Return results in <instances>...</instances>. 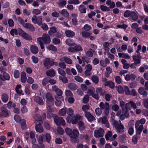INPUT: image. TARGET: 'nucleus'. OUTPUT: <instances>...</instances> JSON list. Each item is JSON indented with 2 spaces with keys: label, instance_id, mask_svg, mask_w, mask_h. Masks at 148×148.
Here are the masks:
<instances>
[{
  "label": "nucleus",
  "instance_id": "nucleus-26",
  "mask_svg": "<svg viewBox=\"0 0 148 148\" xmlns=\"http://www.w3.org/2000/svg\"><path fill=\"white\" fill-rule=\"evenodd\" d=\"M79 135V134L78 131L77 130L74 129L72 131V133L70 137H78Z\"/></svg>",
  "mask_w": 148,
  "mask_h": 148
},
{
  "label": "nucleus",
  "instance_id": "nucleus-6",
  "mask_svg": "<svg viewBox=\"0 0 148 148\" xmlns=\"http://www.w3.org/2000/svg\"><path fill=\"white\" fill-rule=\"evenodd\" d=\"M54 121L58 125H64L65 124V121L61 117H59L56 116L54 118Z\"/></svg>",
  "mask_w": 148,
  "mask_h": 148
},
{
  "label": "nucleus",
  "instance_id": "nucleus-64",
  "mask_svg": "<svg viewBox=\"0 0 148 148\" xmlns=\"http://www.w3.org/2000/svg\"><path fill=\"white\" fill-rule=\"evenodd\" d=\"M53 42L55 45H58L60 42V40L57 38H54L52 40Z\"/></svg>",
  "mask_w": 148,
  "mask_h": 148
},
{
  "label": "nucleus",
  "instance_id": "nucleus-11",
  "mask_svg": "<svg viewBox=\"0 0 148 148\" xmlns=\"http://www.w3.org/2000/svg\"><path fill=\"white\" fill-rule=\"evenodd\" d=\"M146 90L144 88L141 87L139 88L138 92L140 95H142L143 97H147V96L148 93Z\"/></svg>",
  "mask_w": 148,
  "mask_h": 148
},
{
  "label": "nucleus",
  "instance_id": "nucleus-29",
  "mask_svg": "<svg viewBox=\"0 0 148 148\" xmlns=\"http://www.w3.org/2000/svg\"><path fill=\"white\" fill-rule=\"evenodd\" d=\"M118 55L119 58H122L127 59H129L130 58V57L128 54L124 53H119Z\"/></svg>",
  "mask_w": 148,
  "mask_h": 148
},
{
  "label": "nucleus",
  "instance_id": "nucleus-58",
  "mask_svg": "<svg viewBox=\"0 0 148 148\" xmlns=\"http://www.w3.org/2000/svg\"><path fill=\"white\" fill-rule=\"evenodd\" d=\"M96 92L97 93L101 95H103V91L102 89L100 88H98L96 90Z\"/></svg>",
  "mask_w": 148,
  "mask_h": 148
},
{
  "label": "nucleus",
  "instance_id": "nucleus-48",
  "mask_svg": "<svg viewBox=\"0 0 148 148\" xmlns=\"http://www.w3.org/2000/svg\"><path fill=\"white\" fill-rule=\"evenodd\" d=\"M47 48L49 50H51L53 51H57V48L56 47L53 45H49Z\"/></svg>",
  "mask_w": 148,
  "mask_h": 148
},
{
  "label": "nucleus",
  "instance_id": "nucleus-16",
  "mask_svg": "<svg viewBox=\"0 0 148 148\" xmlns=\"http://www.w3.org/2000/svg\"><path fill=\"white\" fill-rule=\"evenodd\" d=\"M136 77V76L134 74H128L126 75L125 77V79L127 81H129L130 80L133 81L135 79Z\"/></svg>",
  "mask_w": 148,
  "mask_h": 148
},
{
  "label": "nucleus",
  "instance_id": "nucleus-39",
  "mask_svg": "<svg viewBox=\"0 0 148 148\" xmlns=\"http://www.w3.org/2000/svg\"><path fill=\"white\" fill-rule=\"evenodd\" d=\"M105 85L109 86L111 88H113L114 87V83L112 81L106 82L105 83Z\"/></svg>",
  "mask_w": 148,
  "mask_h": 148
},
{
  "label": "nucleus",
  "instance_id": "nucleus-15",
  "mask_svg": "<svg viewBox=\"0 0 148 148\" xmlns=\"http://www.w3.org/2000/svg\"><path fill=\"white\" fill-rule=\"evenodd\" d=\"M99 120L101 121L102 123L105 124V126L106 127L108 128L109 126V125L107 119V118L105 116H104L100 118L99 119Z\"/></svg>",
  "mask_w": 148,
  "mask_h": 148
},
{
  "label": "nucleus",
  "instance_id": "nucleus-8",
  "mask_svg": "<svg viewBox=\"0 0 148 148\" xmlns=\"http://www.w3.org/2000/svg\"><path fill=\"white\" fill-rule=\"evenodd\" d=\"M54 62L53 60H51L50 58H46L44 61V65L47 69H49L50 66L54 65Z\"/></svg>",
  "mask_w": 148,
  "mask_h": 148
},
{
  "label": "nucleus",
  "instance_id": "nucleus-49",
  "mask_svg": "<svg viewBox=\"0 0 148 148\" xmlns=\"http://www.w3.org/2000/svg\"><path fill=\"white\" fill-rule=\"evenodd\" d=\"M21 86L17 85L15 88L16 92L18 94H21L22 92V90L21 89Z\"/></svg>",
  "mask_w": 148,
  "mask_h": 148
},
{
  "label": "nucleus",
  "instance_id": "nucleus-3",
  "mask_svg": "<svg viewBox=\"0 0 148 148\" xmlns=\"http://www.w3.org/2000/svg\"><path fill=\"white\" fill-rule=\"evenodd\" d=\"M52 90L54 91L56 95L55 96V98L57 99L58 97L63 98L62 96L63 94V92L60 89L58 88L56 86H53L52 87Z\"/></svg>",
  "mask_w": 148,
  "mask_h": 148
},
{
  "label": "nucleus",
  "instance_id": "nucleus-52",
  "mask_svg": "<svg viewBox=\"0 0 148 148\" xmlns=\"http://www.w3.org/2000/svg\"><path fill=\"white\" fill-rule=\"evenodd\" d=\"M106 103L107 104H109L108 103L106 102L105 103H104L103 102H100L99 104V106L101 108V109L102 110L106 109Z\"/></svg>",
  "mask_w": 148,
  "mask_h": 148
},
{
  "label": "nucleus",
  "instance_id": "nucleus-12",
  "mask_svg": "<svg viewBox=\"0 0 148 148\" xmlns=\"http://www.w3.org/2000/svg\"><path fill=\"white\" fill-rule=\"evenodd\" d=\"M1 112L0 113V116H2L6 117L8 116V113L7 109L4 106H3L1 108Z\"/></svg>",
  "mask_w": 148,
  "mask_h": 148
},
{
  "label": "nucleus",
  "instance_id": "nucleus-28",
  "mask_svg": "<svg viewBox=\"0 0 148 148\" xmlns=\"http://www.w3.org/2000/svg\"><path fill=\"white\" fill-rule=\"evenodd\" d=\"M79 12L82 13H85L86 12V8L83 5H80L78 7Z\"/></svg>",
  "mask_w": 148,
  "mask_h": 148
},
{
  "label": "nucleus",
  "instance_id": "nucleus-31",
  "mask_svg": "<svg viewBox=\"0 0 148 148\" xmlns=\"http://www.w3.org/2000/svg\"><path fill=\"white\" fill-rule=\"evenodd\" d=\"M27 80L26 74L25 72H22L21 74V81L22 83L25 82Z\"/></svg>",
  "mask_w": 148,
  "mask_h": 148
},
{
  "label": "nucleus",
  "instance_id": "nucleus-50",
  "mask_svg": "<svg viewBox=\"0 0 148 148\" xmlns=\"http://www.w3.org/2000/svg\"><path fill=\"white\" fill-rule=\"evenodd\" d=\"M132 12L128 10H126L124 13V16L126 18L130 16Z\"/></svg>",
  "mask_w": 148,
  "mask_h": 148
},
{
  "label": "nucleus",
  "instance_id": "nucleus-21",
  "mask_svg": "<svg viewBox=\"0 0 148 148\" xmlns=\"http://www.w3.org/2000/svg\"><path fill=\"white\" fill-rule=\"evenodd\" d=\"M65 33L66 36L68 37H72L75 35V33L73 31L69 30H66Z\"/></svg>",
  "mask_w": 148,
  "mask_h": 148
},
{
  "label": "nucleus",
  "instance_id": "nucleus-53",
  "mask_svg": "<svg viewBox=\"0 0 148 148\" xmlns=\"http://www.w3.org/2000/svg\"><path fill=\"white\" fill-rule=\"evenodd\" d=\"M116 90L120 94L123 93L124 91L122 87L121 86H118L116 87Z\"/></svg>",
  "mask_w": 148,
  "mask_h": 148
},
{
  "label": "nucleus",
  "instance_id": "nucleus-43",
  "mask_svg": "<svg viewBox=\"0 0 148 148\" xmlns=\"http://www.w3.org/2000/svg\"><path fill=\"white\" fill-rule=\"evenodd\" d=\"M20 122H21V125L22 129L23 130L25 129L27 127L25 121L23 119Z\"/></svg>",
  "mask_w": 148,
  "mask_h": 148
},
{
  "label": "nucleus",
  "instance_id": "nucleus-17",
  "mask_svg": "<svg viewBox=\"0 0 148 148\" xmlns=\"http://www.w3.org/2000/svg\"><path fill=\"white\" fill-rule=\"evenodd\" d=\"M85 115L86 118L90 121H92L95 119L94 117L92 116L90 113L88 112H86Z\"/></svg>",
  "mask_w": 148,
  "mask_h": 148
},
{
  "label": "nucleus",
  "instance_id": "nucleus-63",
  "mask_svg": "<svg viewBox=\"0 0 148 148\" xmlns=\"http://www.w3.org/2000/svg\"><path fill=\"white\" fill-rule=\"evenodd\" d=\"M74 79L77 82H82L83 81V79L81 77L78 76H76L74 77Z\"/></svg>",
  "mask_w": 148,
  "mask_h": 148
},
{
  "label": "nucleus",
  "instance_id": "nucleus-25",
  "mask_svg": "<svg viewBox=\"0 0 148 148\" xmlns=\"http://www.w3.org/2000/svg\"><path fill=\"white\" fill-rule=\"evenodd\" d=\"M35 129L36 131L39 133L42 132L43 130V127L41 125L40 123L36 125Z\"/></svg>",
  "mask_w": 148,
  "mask_h": 148
},
{
  "label": "nucleus",
  "instance_id": "nucleus-20",
  "mask_svg": "<svg viewBox=\"0 0 148 148\" xmlns=\"http://www.w3.org/2000/svg\"><path fill=\"white\" fill-rule=\"evenodd\" d=\"M25 28L28 29L31 31H34L35 30V28L34 26L32 24L29 23H26L23 26Z\"/></svg>",
  "mask_w": 148,
  "mask_h": 148
},
{
  "label": "nucleus",
  "instance_id": "nucleus-46",
  "mask_svg": "<svg viewBox=\"0 0 148 148\" xmlns=\"http://www.w3.org/2000/svg\"><path fill=\"white\" fill-rule=\"evenodd\" d=\"M60 12L62 14L66 17H68L69 16V13L66 9L62 10Z\"/></svg>",
  "mask_w": 148,
  "mask_h": 148
},
{
  "label": "nucleus",
  "instance_id": "nucleus-9",
  "mask_svg": "<svg viewBox=\"0 0 148 148\" xmlns=\"http://www.w3.org/2000/svg\"><path fill=\"white\" fill-rule=\"evenodd\" d=\"M116 132L118 133H122L124 132L125 127L121 122L119 121V124L115 128Z\"/></svg>",
  "mask_w": 148,
  "mask_h": 148
},
{
  "label": "nucleus",
  "instance_id": "nucleus-45",
  "mask_svg": "<svg viewBox=\"0 0 148 148\" xmlns=\"http://www.w3.org/2000/svg\"><path fill=\"white\" fill-rule=\"evenodd\" d=\"M101 10L103 11H110L109 8L103 5H101L100 6Z\"/></svg>",
  "mask_w": 148,
  "mask_h": 148
},
{
  "label": "nucleus",
  "instance_id": "nucleus-62",
  "mask_svg": "<svg viewBox=\"0 0 148 148\" xmlns=\"http://www.w3.org/2000/svg\"><path fill=\"white\" fill-rule=\"evenodd\" d=\"M95 112L97 115H99L101 114L102 110L100 108H97L95 109Z\"/></svg>",
  "mask_w": 148,
  "mask_h": 148
},
{
  "label": "nucleus",
  "instance_id": "nucleus-33",
  "mask_svg": "<svg viewBox=\"0 0 148 148\" xmlns=\"http://www.w3.org/2000/svg\"><path fill=\"white\" fill-rule=\"evenodd\" d=\"M46 74L47 76L53 77L55 75V72L54 70L52 69L47 72Z\"/></svg>",
  "mask_w": 148,
  "mask_h": 148
},
{
  "label": "nucleus",
  "instance_id": "nucleus-54",
  "mask_svg": "<svg viewBox=\"0 0 148 148\" xmlns=\"http://www.w3.org/2000/svg\"><path fill=\"white\" fill-rule=\"evenodd\" d=\"M65 94L66 97H71L73 96V94L69 90H67L66 91Z\"/></svg>",
  "mask_w": 148,
  "mask_h": 148
},
{
  "label": "nucleus",
  "instance_id": "nucleus-41",
  "mask_svg": "<svg viewBox=\"0 0 148 148\" xmlns=\"http://www.w3.org/2000/svg\"><path fill=\"white\" fill-rule=\"evenodd\" d=\"M109 104H107L106 103V109H105L104 110V112L105 115L106 116H107L109 113Z\"/></svg>",
  "mask_w": 148,
  "mask_h": 148
},
{
  "label": "nucleus",
  "instance_id": "nucleus-60",
  "mask_svg": "<svg viewBox=\"0 0 148 148\" xmlns=\"http://www.w3.org/2000/svg\"><path fill=\"white\" fill-rule=\"evenodd\" d=\"M130 107L131 106L134 109H136L137 108V106L136 104L133 101H130Z\"/></svg>",
  "mask_w": 148,
  "mask_h": 148
},
{
  "label": "nucleus",
  "instance_id": "nucleus-22",
  "mask_svg": "<svg viewBox=\"0 0 148 148\" xmlns=\"http://www.w3.org/2000/svg\"><path fill=\"white\" fill-rule=\"evenodd\" d=\"M30 49L31 52L33 54H36L38 52V47L34 45L31 46Z\"/></svg>",
  "mask_w": 148,
  "mask_h": 148
},
{
  "label": "nucleus",
  "instance_id": "nucleus-27",
  "mask_svg": "<svg viewBox=\"0 0 148 148\" xmlns=\"http://www.w3.org/2000/svg\"><path fill=\"white\" fill-rule=\"evenodd\" d=\"M69 88L73 90H76L77 88V86L74 83H70L68 85Z\"/></svg>",
  "mask_w": 148,
  "mask_h": 148
},
{
  "label": "nucleus",
  "instance_id": "nucleus-34",
  "mask_svg": "<svg viewBox=\"0 0 148 148\" xmlns=\"http://www.w3.org/2000/svg\"><path fill=\"white\" fill-rule=\"evenodd\" d=\"M66 44L69 46H73L75 45L74 42L72 39L70 38L66 40Z\"/></svg>",
  "mask_w": 148,
  "mask_h": 148
},
{
  "label": "nucleus",
  "instance_id": "nucleus-24",
  "mask_svg": "<svg viewBox=\"0 0 148 148\" xmlns=\"http://www.w3.org/2000/svg\"><path fill=\"white\" fill-rule=\"evenodd\" d=\"M79 128L81 131L84 130L86 129V127L84 123L82 121H79L78 123Z\"/></svg>",
  "mask_w": 148,
  "mask_h": 148
},
{
  "label": "nucleus",
  "instance_id": "nucleus-47",
  "mask_svg": "<svg viewBox=\"0 0 148 148\" xmlns=\"http://www.w3.org/2000/svg\"><path fill=\"white\" fill-rule=\"evenodd\" d=\"M42 16H38L37 18V24L39 25H42Z\"/></svg>",
  "mask_w": 148,
  "mask_h": 148
},
{
  "label": "nucleus",
  "instance_id": "nucleus-14",
  "mask_svg": "<svg viewBox=\"0 0 148 148\" xmlns=\"http://www.w3.org/2000/svg\"><path fill=\"white\" fill-rule=\"evenodd\" d=\"M34 99L35 101L40 105H42L44 104V102L42 99L39 96H35Z\"/></svg>",
  "mask_w": 148,
  "mask_h": 148
},
{
  "label": "nucleus",
  "instance_id": "nucleus-51",
  "mask_svg": "<svg viewBox=\"0 0 148 148\" xmlns=\"http://www.w3.org/2000/svg\"><path fill=\"white\" fill-rule=\"evenodd\" d=\"M14 120L18 123H20L22 120L19 116L18 115H15L14 116Z\"/></svg>",
  "mask_w": 148,
  "mask_h": 148
},
{
  "label": "nucleus",
  "instance_id": "nucleus-32",
  "mask_svg": "<svg viewBox=\"0 0 148 148\" xmlns=\"http://www.w3.org/2000/svg\"><path fill=\"white\" fill-rule=\"evenodd\" d=\"M106 4L109 6V8L112 9L114 8L115 6V4L114 2H112L110 0H107L106 2Z\"/></svg>",
  "mask_w": 148,
  "mask_h": 148
},
{
  "label": "nucleus",
  "instance_id": "nucleus-40",
  "mask_svg": "<svg viewBox=\"0 0 148 148\" xmlns=\"http://www.w3.org/2000/svg\"><path fill=\"white\" fill-rule=\"evenodd\" d=\"M82 36L84 38H88L91 35V34L89 32L86 31H83L82 32Z\"/></svg>",
  "mask_w": 148,
  "mask_h": 148
},
{
  "label": "nucleus",
  "instance_id": "nucleus-4",
  "mask_svg": "<svg viewBox=\"0 0 148 148\" xmlns=\"http://www.w3.org/2000/svg\"><path fill=\"white\" fill-rule=\"evenodd\" d=\"M19 35L24 39L28 40H30L32 39L31 36L29 34L25 33L21 29H18Z\"/></svg>",
  "mask_w": 148,
  "mask_h": 148
},
{
  "label": "nucleus",
  "instance_id": "nucleus-36",
  "mask_svg": "<svg viewBox=\"0 0 148 148\" xmlns=\"http://www.w3.org/2000/svg\"><path fill=\"white\" fill-rule=\"evenodd\" d=\"M91 79L92 82L95 84H97L99 82V78L96 75H94L92 76L91 77Z\"/></svg>",
  "mask_w": 148,
  "mask_h": 148
},
{
  "label": "nucleus",
  "instance_id": "nucleus-30",
  "mask_svg": "<svg viewBox=\"0 0 148 148\" xmlns=\"http://www.w3.org/2000/svg\"><path fill=\"white\" fill-rule=\"evenodd\" d=\"M1 98L3 102L6 103L8 100L9 97L7 94L4 93L2 94Z\"/></svg>",
  "mask_w": 148,
  "mask_h": 148
},
{
  "label": "nucleus",
  "instance_id": "nucleus-61",
  "mask_svg": "<svg viewBox=\"0 0 148 148\" xmlns=\"http://www.w3.org/2000/svg\"><path fill=\"white\" fill-rule=\"evenodd\" d=\"M89 105L88 104L85 105H83L82 108V110L84 111L87 112V110H88L89 108Z\"/></svg>",
  "mask_w": 148,
  "mask_h": 148
},
{
  "label": "nucleus",
  "instance_id": "nucleus-44",
  "mask_svg": "<svg viewBox=\"0 0 148 148\" xmlns=\"http://www.w3.org/2000/svg\"><path fill=\"white\" fill-rule=\"evenodd\" d=\"M68 3L70 4L77 5L79 3V2L78 0H69L68 1Z\"/></svg>",
  "mask_w": 148,
  "mask_h": 148
},
{
  "label": "nucleus",
  "instance_id": "nucleus-38",
  "mask_svg": "<svg viewBox=\"0 0 148 148\" xmlns=\"http://www.w3.org/2000/svg\"><path fill=\"white\" fill-rule=\"evenodd\" d=\"M56 101H55V104L58 106H60L61 104V100H63V98L58 97V99H55Z\"/></svg>",
  "mask_w": 148,
  "mask_h": 148
},
{
  "label": "nucleus",
  "instance_id": "nucleus-42",
  "mask_svg": "<svg viewBox=\"0 0 148 148\" xmlns=\"http://www.w3.org/2000/svg\"><path fill=\"white\" fill-rule=\"evenodd\" d=\"M66 3V1H58L57 2V4L60 8H62L64 7Z\"/></svg>",
  "mask_w": 148,
  "mask_h": 148
},
{
  "label": "nucleus",
  "instance_id": "nucleus-19",
  "mask_svg": "<svg viewBox=\"0 0 148 148\" xmlns=\"http://www.w3.org/2000/svg\"><path fill=\"white\" fill-rule=\"evenodd\" d=\"M57 32L56 29L55 27H52L50 28L48 34L51 36H54L55 34Z\"/></svg>",
  "mask_w": 148,
  "mask_h": 148
},
{
  "label": "nucleus",
  "instance_id": "nucleus-5",
  "mask_svg": "<svg viewBox=\"0 0 148 148\" xmlns=\"http://www.w3.org/2000/svg\"><path fill=\"white\" fill-rule=\"evenodd\" d=\"M104 132L103 129L100 128L94 131V136L96 138L102 137L103 136Z\"/></svg>",
  "mask_w": 148,
  "mask_h": 148
},
{
  "label": "nucleus",
  "instance_id": "nucleus-57",
  "mask_svg": "<svg viewBox=\"0 0 148 148\" xmlns=\"http://www.w3.org/2000/svg\"><path fill=\"white\" fill-rule=\"evenodd\" d=\"M89 100V97L88 95H85L82 101L84 103H87Z\"/></svg>",
  "mask_w": 148,
  "mask_h": 148
},
{
  "label": "nucleus",
  "instance_id": "nucleus-10",
  "mask_svg": "<svg viewBox=\"0 0 148 148\" xmlns=\"http://www.w3.org/2000/svg\"><path fill=\"white\" fill-rule=\"evenodd\" d=\"M46 97L47 99V104L48 103H51V105H53V98L52 97L51 94L49 92L47 93Z\"/></svg>",
  "mask_w": 148,
  "mask_h": 148
},
{
  "label": "nucleus",
  "instance_id": "nucleus-55",
  "mask_svg": "<svg viewBox=\"0 0 148 148\" xmlns=\"http://www.w3.org/2000/svg\"><path fill=\"white\" fill-rule=\"evenodd\" d=\"M59 79L64 83H66L68 82L66 77L64 76H60Z\"/></svg>",
  "mask_w": 148,
  "mask_h": 148
},
{
  "label": "nucleus",
  "instance_id": "nucleus-2",
  "mask_svg": "<svg viewBox=\"0 0 148 148\" xmlns=\"http://www.w3.org/2000/svg\"><path fill=\"white\" fill-rule=\"evenodd\" d=\"M145 119L142 118L139 121L136 122L135 127L136 129L137 134L139 135L141 133L144 127L143 124L145 123Z\"/></svg>",
  "mask_w": 148,
  "mask_h": 148
},
{
  "label": "nucleus",
  "instance_id": "nucleus-59",
  "mask_svg": "<svg viewBox=\"0 0 148 148\" xmlns=\"http://www.w3.org/2000/svg\"><path fill=\"white\" fill-rule=\"evenodd\" d=\"M23 13L25 16H29L30 15L31 12L30 10L25 9L23 10Z\"/></svg>",
  "mask_w": 148,
  "mask_h": 148
},
{
  "label": "nucleus",
  "instance_id": "nucleus-37",
  "mask_svg": "<svg viewBox=\"0 0 148 148\" xmlns=\"http://www.w3.org/2000/svg\"><path fill=\"white\" fill-rule=\"evenodd\" d=\"M130 16L132 17V19L134 21H136L138 19V16L134 12H132Z\"/></svg>",
  "mask_w": 148,
  "mask_h": 148
},
{
  "label": "nucleus",
  "instance_id": "nucleus-1",
  "mask_svg": "<svg viewBox=\"0 0 148 148\" xmlns=\"http://www.w3.org/2000/svg\"><path fill=\"white\" fill-rule=\"evenodd\" d=\"M51 40L49 36L47 34H43L42 37H39L37 39V42L40 45L42 49L44 48V44H48L50 43Z\"/></svg>",
  "mask_w": 148,
  "mask_h": 148
},
{
  "label": "nucleus",
  "instance_id": "nucleus-56",
  "mask_svg": "<svg viewBox=\"0 0 148 148\" xmlns=\"http://www.w3.org/2000/svg\"><path fill=\"white\" fill-rule=\"evenodd\" d=\"M66 111V110L65 108L61 109L59 111V114L61 116H64L65 115Z\"/></svg>",
  "mask_w": 148,
  "mask_h": 148
},
{
  "label": "nucleus",
  "instance_id": "nucleus-23",
  "mask_svg": "<svg viewBox=\"0 0 148 148\" xmlns=\"http://www.w3.org/2000/svg\"><path fill=\"white\" fill-rule=\"evenodd\" d=\"M141 58V57H137L135 55H134L133 56V60L134 61V63L136 64H139L140 63Z\"/></svg>",
  "mask_w": 148,
  "mask_h": 148
},
{
  "label": "nucleus",
  "instance_id": "nucleus-7",
  "mask_svg": "<svg viewBox=\"0 0 148 148\" xmlns=\"http://www.w3.org/2000/svg\"><path fill=\"white\" fill-rule=\"evenodd\" d=\"M116 137L117 135L116 134L112 136V132L110 131H108L105 135V137L107 140H110L111 141H113L115 140Z\"/></svg>",
  "mask_w": 148,
  "mask_h": 148
},
{
  "label": "nucleus",
  "instance_id": "nucleus-18",
  "mask_svg": "<svg viewBox=\"0 0 148 148\" xmlns=\"http://www.w3.org/2000/svg\"><path fill=\"white\" fill-rule=\"evenodd\" d=\"M82 116H81L79 114L76 115L74 119L72 121V123L73 124L77 123L78 121L80 120H82Z\"/></svg>",
  "mask_w": 148,
  "mask_h": 148
},
{
  "label": "nucleus",
  "instance_id": "nucleus-13",
  "mask_svg": "<svg viewBox=\"0 0 148 148\" xmlns=\"http://www.w3.org/2000/svg\"><path fill=\"white\" fill-rule=\"evenodd\" d=\"M60 60L61 61H64L66 63L68 64H70L73 63L72 60L66 56H64L62 58H61L60 59Z\"/></svg>",
  "mask_w": 148,
  "mask_h": 148
},
{
  "label": "nucleus",
  "instance_id": "nucleus-35",
  "mask_svg": "<svg viewBox=\"0 0 148 148\" xmlns=\"http://www.w3.org/2000/svg\"><path fill=\"white\" fill-rule=\"evenodd\" d=\"M111 43H109L107 42H105L103 43V47L104 49L106 51H109V48H108V47L109 45H111Z\"/></svg>",
  "mask_w": 148,
  "mask_h": 148
}]
</instances>
